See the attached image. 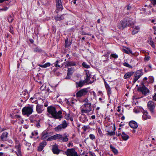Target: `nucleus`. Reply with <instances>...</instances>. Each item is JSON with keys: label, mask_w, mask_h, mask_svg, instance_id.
<instances>
[{"label": "nucleus", "mask_w": 156, "mask_h": 156, "mask_svg": "<svg viewBox=\"0 0 156 156\" xmlns=\"http://www.w3.org/2000/svg\"><path fill=\"white\" fill-rule=\"evenodd\" d=\"M8 134V133L7 132H3L1 136V140L3 141H6L7 138Z\"/></svg>", "instance_id": "6ab92c4d"}, {"label": "nucleus", "mask_w": 156, "mask_h": 156, "mask_svg": "<svg viewBox=\"0 0 156 156\" xmlns=\"http://www.w3.org/2000/svg\"><path fill=\"white\" fill-rule=\"evenodd\" d=\"M33 50L34 52L35 53H40L42 51L41 49L37 46L33 48Z\"/></svg>", "instance_id": "cd10ccee"}, {"label": "nucleus", "mask_w": 156, "mask_h": 156, "mask_svg": "<svg viewBox=\"0 0 156 156\" xmlns=\"http://www.w3.org/2000/svg\"><path fill=\"white\" fill-rule=\"evenodd\" d=\"M42 138L43 139H46L48 141H50V140H48V139L49 137L48 134L47 133H46L45 132H43L42 133Z\"/></svg>", "instance_id": "a878e982"}, {"label": "nucleus", "mask_w": 156, "mask_h": 156, "mask_svg": "<svg viewBox=\"0 0 156 156\" xmlns=\"http://www.w3.org/2000/svg\"><path fill=\"white\" fill-rule=\"evenodd\" d=\"M51 64L49 62H47L44 65L39 64L38 66L42 68H46L50 66Z\"/></svg>", "instance_id": "473e14b6"}, {"label": "nucleus", "mask_w": 156, "mask_h": 156, "mask_svg": "<svg viewBox=\"0 0 156 156\" xmlns=\"http://www.w3.org/2000/svg\"><path fill=\"white\" fill-rule=\"evenodd\" d=\"M64 15H62L61 16H57L55 18V20L57 21H60L64 19Z\"/></svg>", "instance_id": "c756f323"}, {"label": "nucleus", "mask_w": 156, "mask_h": 156, "mask_svg": "<svg viewBox=\"0 0 156 156\" xmlns=\"http://www.w3.org/2000/svg\"><path fill=\"white\" fill-rule=\"evenodd\" d=\"M143 113L142 118L144 120H146L147 119H151V116L148 115V112H147L144 111Z\"/></svg>", "instance_id": "4be33fe9"}, {"label": "nucleus", "mask_w": 156, "mask_h": 156, "mask_svg": "<svg viewBox=\"0 0 156 156\" xmlns=\"http://www.w3.org/2000/svg\"><path fill=\"white\" fill-rule=\"evenodd\" d=\"M152 3L154 5H156V0H153Z\"/></svg>", "instance_id": "603ef678"}, {"label": "nucleus", "mask_w": 156, "mask_h": 156, "mask_svg": "<svg viewBox=\"0 0 156 156\" xmlns=\"http://www.w3.org/2000/svg\"><path fill=\"white\" fill-rule=\"evenodd\" d=\"M110 147L112 151L115 154H117L118 153V151L117 149L112 146V145H110Z\"/></svg>", "instance_id": "2f4dec72"}, {"label": "nucleus", "mask_w": 156, "mask_h": 156, "mask_svg": "<svg viewBox=\"0 0 156 156\" xmlns=\"http://www.w3.org/2000/svg\"><path fill=\"white\" fill-rule=\"evenodd\" d=\"M36 116V115H35V116L33 115V116H32V117H30V120L31 122H34V121H35V120L34 119L32 118V117H34V116Z\"/></svg>", "instance_id": "8fccbe9b"}, {"label": "nucleus", "mask_w": 156, "mask_h": 156, "mask_svg": "<svg viewBox=\"0 0 156 156\" xmlns=\"http://www.w3.org/2000/svg\"><path fill=\"white\" fill-rule=\"evenodd\" d=\"M9 31L12 34H14V31H13V28L12 26H10L9 27Z\"/></svg>", "instance_id": "37998d69"}, {"label": "nucleus", "mask_w": 156, "mask_h": 156, "mask_svg": "<svg viewBox=\"0 0 156 156\" xmlns=\"http://www.w3.org/2000/svg\"><path fill=\"white\" fill-rule=\"evenodd\" d=\"M89 137L90 139L92 140H93L95 139V136L94 134H90L89 135Z\"/></svg>", "instance_id": "c03bdc74"}, {"label": "nucleus", "mask_w": 156, "mask_h": 156, "mask_svg": "<svg viewBox=\"0 0 156 156\" xmlns=\"http://www.w3.org/2000/svg\"><path fill=\"white\" fill-rule=\"evenodd\" d=\"M148 109L151 113L154 115V109L156 106V102L155 103L152 101H149L147 104Z\"/></svg>", "instance_id": "39448f33"}, {"label": "nucleus", "mask_w": 156, "mask_h": 156, "mask_svg": "<svg viewBox=\"0 0 156 156\" xmlns=\"http://www.w3.org/2000/svg\"><path fill=\"white\" fill-rule=\"evenodd\" d=\"M153 100L156 101V93H155L153 97Z\"/></svg>", "instance_id": "3c124183"}, {"label": "nucleus", "mask_w": 156, "mask_h": 156, "mask_svg": "<svg viewBox=\"0 0 156 156\" xmlns=\"http://www.w3.org/2000/svg\"><path fill=\"white\" fill-rule=\"evenodd\" d=\"M86 78L85 80H84V82H85L86 83H87L88 84H91L93 83L94 81H91L90 80V79L91 78V75L89 73V72L86 73Z\"/></svg>", "instance_id": "f8f14e48"}, {"label": "nucleus", "mask_w": 156, "mask_h": 156, "mask_svg": "<svg viewBox=\"0 0 156 156\" xmlns=\"http://www.w3.org/2000/svg\"><path fill=\"white\" fill-rule=\"evenodd\" d=\"M121 119L122 120H124L125 119V117L124 116H122L121 118Z\"/></svg>", "instance_id": "338daca9"}, {"label": "nucleus", "mask_w": 156, "mask_h": 156, "mask_svg": "<svg viewBox=\"0 0 156 156\" xmlns=\"http://www.w3.org/2000/svg\"><path fill=\"white\" fill-rule=\"evenodd\" d=\"M91 118L92 119H95V115H92L91 116Z\"/></svg>", "instance_id": "680f3d73"}, {"label": "nucleus", "mask_w": 156, "mask_h": 156, "mask_svg": "<svg viewBox=\"0 0 156 156\" xmlns=\"http://www.w3.org/2000/svg\"><path fill=\"white\" fill-rule=\"evenodd\" d=\"M118 109H117V111H118V112H119L120 111V109H119V107L118 106Z\"/></svg>", "instance_id": "774afa93"}, {"label": "nucleus", "mask_w": 156, "mask_h": 156, "mask_svg": "<svg viewBox=\"0 0 156 156\" xmlns=\"http://www.w3.org/2000/svg\"><path fill=\"white\" fill-rule=\"evenodd\" d=\"M134 23V22L130 20L125 19L121 21L118 23L117 27L119 29L123 30L128 27H132Z\"/></svg>", "instance_id": "f03ea898"}, {"label": "nucleus", "mask_w": 156, "mask_h": 156, "mask_svg": "<svg viewBox=\"0 0 156 156\" xmlns=\"http://www.w3.org/2000/svg\"><path fill=\"white\" fill-rule=\"evenodd\" d=\"M47 143L46 141H43L40 143L39 146L38 147V151H41L44 147L46 145Z\"/></svg>", "instance_id": "dca6fc26"}, {"label": "nucleus", "mask_w": 156, "mask_h": 156, "mask_svg": "<svg viewBox=\"0 0 156 156\" xmlns=\"http://www.w3.org/2000/svg\"><path fill=\"white\" fill-rule=\"evenodd\" d=\"M57 10H62L63 9L61 0H55Z\"/></svg>", "instance_id": "ddd939ff"}, {"label": "nucleus", "mask_w": 156, "mask_h": 156, "mask_svg": "<svg viewBox=\"0 0 156 156\" xmlns=\"http://www.w3.org/2000/svg\"><path fill=\"white\" fill-rule=\"evenodd\" d=\"M138 90L140 91L143 94L146 95L149 92V90L146 86L140 87L138 88Z\"/></svg>", "instance_id": "9d476101"}, {"label": "nucleus", "mask_w": 156, "mask_h": 156, "mask_svg": "<svg viewBox=\"0 0 156 156\" xmlns=\"http://www.w3.org/2000/svg\"><path fill=\"white\" fill-rule=\"evenodd\" d=\"M134 73L133 72H128L126 73L124 76V78L125 79L129 78L133 75Z\"/></svg>", "instance_id": "393cba45"}, {"label": "nucleus", "mask_w": 156, "mask_h": 156, "mask_svg": "<svg viewBox=\"0 0 156 156\" xmlns=\"http://www.w3.org/2000/svg\"><path fill=\"white\" fill-rule=\"evenodd\" d=\"M118 133H117V134H116V135L118 136H121L122 135V134H121V133H120V132L119 131H118Z\"/></svg>", "instance_id": "13d9d810"}, {"label": "nucleus", "mask_w": 156, "mask_h": 156, "mask_svg": "<svg viewBox=\"0 0 156 156\" xmlns=\"http://www.w3.org/2000/svg\"><path fill=\"white\" fill-rule=\"evenodd\" d=\"M98 131L100 136H101L102 135V132L100 128H98Z\"/></svg>", "instance_id": "de8ad7c7"}, {"label": "nucleus", "mask_w": 156, "mask_h": 156, "mask_svg": "<svg viewBox=\"0 0 156 156\" xmlns=\"http://www.w3.org/2000/svg\"><path fill=\"white\" fill-rule=\"evenodd\" d=\"M129 125L130 126L133 128H136L138 127L137 123L134 121H131L129 123Z\"/></svg>", "instance_id": "aec40b11"}, {"label": "nucleus", "mask_w": 156, "mask_h": 156, "mask_svg": "<svg viewBox=\"0 0 156 156\" xmlns=\"http://www.w3.org/2000/svg\"><path fill=\"white\" fill-rule=\"evenodd\" d=\"M8 20L9 23H11L13 20V18H12V16L10 15L9 16Z\"/></svg>", "instance_id": "c9c22d12"}, {"label": "nucleus", "mask_w": 156, "mask_h": 156, "mask_svg": "<svg viewBox=\"0 0 156 156\" xmlns=\"http://www.w3.org/2000/svg\"><path fill=\"white\" fill-rule=\"evenodd\" d=\"M131 8V6L129 5H127V10H130Z\"/></svg>", "instance_id": "6e6d98bb"}, {"label": "nucleus", "mask_w": 156, "mask_h": 156, "mask_svg": "<svg viewBox=\"0 0 156 156\" xmlns=\"http://www.w3.org/2000/svg\"><path fill=\"white\" fill-rule=\"evenodd\" d=\"M123 51L126 53H127V54H129V51L127 50H126V49H123Z\"/></svg>", "instance_id": "bf43d9fd"}, {"label": "nucleus", "mask_w": 156, "mask_h": 156, "mask_svg": "<svg viewBox=\"0 0 156 156\" xmlns=\"http://www.w3.org/2000/svg\"><path fill=\"white\" fill-rule=\"evenodd\" d=\"M121 137L122 139L124 140H126L129 138V136L126 134L124 132H122Z\"/></svg>", "instance_id": "bb28decb"}, {"label": "nucleus", "mask_w": 156, "mask_h": 156, "mask_svg": "<svg viewBox=\"0 0 156 156\" xmlns=\"http://www.w3.org/2000/svg\"><path fill=\"white\" fill-rule=\"evenodd\" d=\"M149 58H150V57L147 56V57H145V58L144 59L145 60L148 61L149 60Z\"/></svg>", "instance_id": "4d7b16f0"}, {"label": "nucleus", "mask_w": 156, "mask_h": 156, "mask_svg": "<svg viewBox=\"0 0 156 156\" xmlns=\"http://www.w3.org/2000/svg\"><path fill=\"white\" fill-rule=\"evenodd\" d=\"M82 65L84 67L88 69L90 68V66L87 64L85 62H83Z\"/></svg>", "instance_id": "72a5a7b5"}, {"label": "nucleus", "mask_w": 156, "mask_h": 156, "mask_svg": "<svg viewBox=\"0 0 156 156\" xmlns=\"http://www.w3.org/2000/svg\"><path fill=\"white\" fill-rule=\"evenodd\" d=\"M105 87L107 91L108 94V96H109L111 94V91L110 87L105 81Z\"/></svg>", "instance_id": "5701e85b"}, {"label": "nucleus", "mask_w": 156, "mask_h": 156, "mask_svg": "<svg viewBox=\"0 0 156 156\" xmlns=\"http://www.w3.org/2000/svg\"><path fill=\"white\" fill-rule=\"evenodd\" d=\"M115 130L114 131H108V133L107 135H110V136H112L114 135L115 134Z\"/></svg>", "instance_id": "e433bc0d"}, {"label": "nucleus", "mask_w": 156, "mask_h": 156, "mask_svg": "<svg viewBox=\"0 0 156 156\" xmlns=\"http://www.w3.org/2000/svg\"><path fill=\"white\" fill-rule=\"evenodd\" d=\"M141 85L142 86V87L145 86L144 85V83L143 82H142L141 83Z\"/></svg>", "instance_id": "0e129e2a"}, {"label": "nucleus", "mask_w": 156, "mask_h": 156, "mask_svg": "<svg viewBox=\"0 0 156 156\" xmlns=\"http://www.w3.org/2000/svg\"><path fill=\"white\" fill-rule=\"evenodd\" d=\"M76 63L75 62L71 61H67L66 62L65 68H66L67 67L76 66Z\"/></svg>", "instance_id": "a211bd4d"}, {"label": "nucleus", "mask_w": 156, "mask_h": 156, "mask_svg": "<svg viewBox=\"0 0 156 156\" xmlns=\"http://www.w3.org/2000/svg\"><path fill=\"white\" fill-rule=\"evenodd\" d=\"M69 134L64 133L63 136L62 135H61L59 140L64 142H66L68 141L69 139L68 137H69Z\"/></svg>", "instance_id": "4468645a"}, {"label": "nucleus", "mask_w": 156, "mask_h": 156, "mask_svg": "<svg viewBox=\"0 0 156 156\" xmlns=\"http://www.w3.org/2000/svg\"><path fill=\"white\" fill-rule=\"evenodd\" d=\"M33 111V105H31L29 106H26L23 107L22 109V113L23 115H26L28 117Z\"/></svg>", "instance_id": "20e7f679"}, {"label": "nucleus", "mask_w": 156, "mask_h": 156, "mask_svg": "<svg viewBox=\"0 0 156 156\" xmlns=\"http://www.w3.org/2000/svg\"><path fill=\"white\" fill-rule=\"evenodd\" d=\"M15 148L16 149L17 151V152H16L17 156H22L20 145L19 144L17 145H16L15 146Z\"/></svg>", "instance_id": "412c9836"}, {"label": "nucleus", "mask_w": 156, "mask_h": 156, "mask_svg": "<svg viewBox=\"0 0 156 156\" xmlns=\"http://www.w3.org/2000/svg\"><path fill=\"white\" fill-rule=\"evenodd\" d=\"M90 128V127L88 126H84L82 128L83 130L86 131L87 129H88Z\"/></svg>", "instance_id": "79ce46f5"}, {"label": "nucleus", "mask_w": 156, "mask_h": 156, "mask_svg": "<svg viewBox=\"0 0 156 156\" xmlns=\"http://www.w3.org/2000/svg\"><path fill=\"white\" fill-rule=\"evenodd\" d=\"M47 109L48 112L51 115V117L56 119H59L62 117V112L59 111L57 112L54 107L50 106L48 107Z\"/></svg>", "instance_id": "f257e3e1"}, {"label": "nucleus", "mask_w": 156, "mask_h": 156, "mask_svg": "<svg viewBox=\"0 0 156 156\" xmlns=\"http://www.w3.org/2000/svg\"><path fill=\"white\" fill-rule=\"evenodd\" d=\"M65 153L67 156H79L74 148L67 149Z\"/></svg>", "instance_id": "0eeeda50"}, {"label": "nucleus", "mask_w": 156, "mask_h": 156, "mask_svg": "<svg viewBox=\"0 0 156 156\" xmlns=\"http://www.w3.org/2000/svg\"><path fill=\"white\" fill-rule=\"evenodd\" d=\"M36 126H37V127H40V125L39 124V122H38V123H37V125H36Z\"/></svg>", "instance_id": "69168bd1"}, {"label": "nucleus", "mask_w": 156, "mask_h": 156, "mask_svg": "<svg viewBox=\"0 0 156 156\" xmlns=\"http://www.w3.org/2000/svg\"><path fill=\"white\" fill-rule=\"evenodd\" d=\"M85 83H86L84 82V80L83 81H80L79 82H76L77 87H81Z\"/></svg>", "instance_id": "7c9ffc66"}, {"label": "nucleus", "mask_w": 156, "mask_h": 156, "mask_svg": "<svg viewBox=\"0 0 156 156\" xmlns=\"http://www.w3.org/2000/svg\"><path fill=\"white\" fill-rule=\"evenodd\" d=\"M143 74V73L140 70L137 71L134 75L133 83H135Z\"/></svg>", "instance_id": "1a4fd4ad"}, {"label": "nucleus", "mask_w": 156, "mask_h": 156, "mask_svg": "<svg viewBox=\"0 0 156 156\" xmlns=\"http://www.w3.org/2000/svg\"><path fill=\"white\" fill-rule=\"evenodd\" d=\"M148 42L149 44L153 47H155V45L154 44V42L152 40H150V41H149Z\"/></svg>", "instance_id": "4c0bfd02"}, {"label": "nucleus", "mask_w": 156, "mask_h": 156, "mask_svg": "<svg viewBox=\"0 0 156 156\" xmlns=\"http://www.w3.org/2000/svg\"><path fill=\"white\" fill-rule=\"evenodd\" d=\"M80 121L83 122H85L88 121V119L86 116L83 114H82V116L80 117Z\"/></svg>", "instance_id": "c85d7f7f"}, {"label": "nucleus", "mask_w": 156, "mask_h": 156, "mask_svg": "<svg viewBox=\"0 0 156 156\" xmlns=\"http://www.w3.org/2000/svg\"><path fill=\"white\" fill-rule=\"evenodd\" d=\"M68 125V123L66 122V120L63 121L61 124L58 125L57 126L54 128L55 131L59 132L62 129H66Z\"/></svg>", "instance_id": "423d86ee"}, {"label": "nucleus", "mask_w": 156, "mask_h": 156, "mask_svg": "<svg viewBox=\"0 0 156 156\" xmlns=\"http://www.w3.org/2000/svg\"><path fill=\"white\" fill-rule=\"evenodd\" d=\"M61 134H56L50 137L48 139V140H60Z\"/></svg>", "instance_id": "f3484780"}, {"label": "nucleus", "mask_w": 156, "mask_h": 156, "mask_svg": "<svg viewBox=\"0 0 156 156\" xmlns=\"http://www.w3.org/2000/svg\"><path fill=\"white\" fill-rule=\"evenodd\" d=\"M29 41H30V43H33L34 42V41L33 39H30L29 40Z\"/></svg>", "instance_id": "e2e57ef3"}, {"label": "nucleus", "mask_w": 156, "mask_h": 156, "mask_svg": "<svg viewBox=\"0 0 156 156\" xmlns=\"http://www.w3.org/2000/svg\"><path fill=\"white\" fill-rule=\"evenodd\" d=\"M88 92L87 88L81 89L76 93V96L77 98H80L87 95Z\"/></svg>", "instance_id": "6e6552de"}, {"label": "nucleus", "mask_w": 156, "mask_h": 156, "mask_svg": "<svg viewBox=\"0 0 156 156\" xmlns=\"http://www.w3.org/2000/svg\"><path fill=\"white\" fill-rule=\"evenodd\" d=\"M110 56L115 58H118V55L115 53L111 54Z\"/></svg>", "instance_id": "ea45409f"}, {"label": "nucleus", "mask_w": 156, "mask_h": 156, "mask_svg": "<svg viewBox=\"0 0 156 156\" xmlns=\"http://www.w3.org/2000/svg\"><path fill=\"white\" fill-rule=\"evenodd\" d=\"M132 27L133 28V30L132 32V34L134 35L138 33L140 29V28L139 27L136 26L135 27L133 26Z\"/></svg>", "instance_id": "b1692460"}, {"label": "nucleus", "mask_w": 156, "mask_h": 156, "mask_svg": "<svg viewBox=\"0 0 156 156\" xmlns=\"http://www.w3.org/2000/svg\"><path fill=\"white\" fill-rule=\"evenodd\" d=\"M65 43H66L65 46H66V47H68L69 46V45L68 40H65Z\"/></svg>", "instance_id": "09e8293b"}, {"label": "nucleus", "mask_w": 156, "mask_h": 156, "mask_svg": "<svg viewBox=\"0 0 156 156\" xmlns=\"http://www.w3.org/2000/svg\"><path fill=\"white\" fill-rule=\"evenodd\" d=\"M154 79L153 77L150 76L149 78V81L150 83H153L154 82Z\"/></svg>", "instance_id": "a18cd8bd"}, {"label": "nucleus", "mask_w": 156, "mask_h": 156, "mask_svg": "<svg viewBox=\"0 0 156 156\" xmlns=\"http://www.w3.org/2000/svg\"><path fill=\"white\" fill-rule=\"evenodd\" d=\"M51 150L53 153L56 154H58L61 151L58 148V146L57 144H55L53 145Z\"/></svg>", "instance_id": "9b49d317"}, {"label": "nucleus", "mask_w": 156, "mask_h": 156, "mask_svg": "<svg viewBox=\"0 0 156 156\" xmlns=\"http://www.w3.org/2000/svg\"><path fill=\"white\" fill-rule=\"evenodd\" d=\"M73 71V69L72 68H69L67 70V73H71L72 75Z\"/></svg>", "instance_id": "58836bf2"}, {"label": "nucleus", "mask_w": 156, "mask_h": 156, "mask_svg": "<svg viewBox=\"0 0 156 156\" xmlns=\"http://www.w3.org/2000/svg\"><path fill=\"white\" fill-rule=\"evenodd\" d=\"M153 29L154 30V34L156 35V27L155 26L154 27Z\"/></svg>", "instance_id": "864d4df0"}, {"label": "nucleus", "mask_w": 156, "mask_h": 156, "mask_svg": "<svg viewBox=\"0 0 156 156\" xmlns=\"http://www.w3.org/2000/svg\"><path fill=\"white\" fill-rule=\"evenodd\" d=\"M72 75V74H71V73H67V76L65 78V79H70L71 78V76Z\"/></svg>", "instance_id": "a19ab883"}, {"label": "nucleus", "mask_w": 156, "mask_h": 156, "mask_svg": "<svg viewBox=\"0 0 156 156\" xmlns=\"http://www.w3.org/2000/svg\"><path fill=\"white\" fill-rule=\"evenodd\" d=\"M43 110V105H41L39 104L37 105L36 110L38 113L39 114L42 113Z\"/></svg>", "instance_id": "2eb2a0df"}, {"label": "nucleus", "mask_w": 156, "mask_h": 156, "mask_svg": "<svg viewBox=\"0 0 156 156\" xmlns=\"http://www.w3.org/2000/svg\"><path fill=\"white\" fill-rule=\"evenodd\" d=\"M91 104L90 102H86L81 107V112L82 114L88 113L91 111Z\"/></svg>", "instance_id": "7ed1b4c3"}, {"label": "nucleus", "mask_w": 156, "mask_h": 156, "mask_svg": "<svg viewBox=\"0 0 156 156\" xmlns=\"http://www.w3.org/2000/svg\"><path fill=\"white\" fill-rule=\"evenodd\" d=\"M8 9V8H7V7H6V8H3L1 10H4V11H6V10L7 9Z\"/></svg>", "instance_id": "052dcab7"}, {"label": "nucleus", "mask_w": 156, "mask_h": 156, "mask_svg": "<svg viewBox=\"0 0 156 156\" xmlns=\"http://www.w3.org/2000/svg\"><path fill=\"white\" fill-rule=\"evenodd\" d=\"M59 60H57L54 63V66L56 67L61 68V67L58 64V62H59Z\"/></svg>", "instance_id": "f704fd0d"}, {"label": "nucleus", "mask_w": 156, "mask_h": 156, "mask_svg": "<svg viewBox=\"0 0 156 156\" xmlns=\"http://www.w3.org/2000/svg\"><path fill=\"white\" fill-rule=\"evenodd\" d=\"M123 66H124L126 67H129V68H131V66L130 65H129L128 63L126 62H124L123 63Z\"/></svg>", "instance_id": "49530a36"}, {"label": "nucleus", "mask_w": 156, "mask_h": 156, "mask_svg": "<svg viewBox=\"0 0 156 156\" xmlns=\"http://www.w3.org/2000/svg\"><path fill=\"white\" fill-rule=\"evenodd\" d=\"M88 100L87 98H86L83 100V102H88Z\"/></svg>", "instance_id": "5fc2aeb1"}]
</instances>
